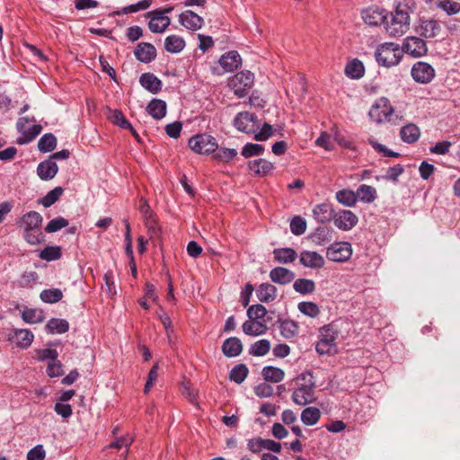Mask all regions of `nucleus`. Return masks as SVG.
I'll return each mask as SVG.
<instances>
[{"instance_id":"obj_19","label":"nucleus","mask_w":460,"mask_h":460,"mask_svg":"<svg viewBox=\"0 0 460 460\" xmlns=\"http://www.w3.org/2000/svg\"><path fill=\"white\" fill-rule=\"evenodd\" d=\"M58 164L50 158L40 163L37 167L38 176L43 181L53 179L58 173Z\"/></svg>"},{"instance_id":"obj_39","label":"nucleus","mask_w":460,"mask_h":460,"mask_svg":"<svg viewBox=\"0 0 460 460\" xmlns=\"http://www.w3.org/2000/svg\"><path fill=\"white\" fill-rule=\"evenodd\" d=\"M337 200L347 207H354L358 201L356 192L351 190H341L336 192Z\"/></svg>"},{"instance_id":"obj_61","label":"nucleus","mask_w":460,"mask_h":460,"mask_svg":"<svg viewBox=\"0 0 460 460\" xmlns=\"http://www.w3.org/2000/svg\"><path fill=\"white\" fill-rule=\"evenodd\" d=\"M37 358L40 361H44L49 359L50 361H54L58 359V353L54 349H43L36 350Z\"/></svg>"},{"instance_id":"obj_6","label":"nucleus","mask_w":460,"mask_h":460,"mask_svg":"<svg viewBox=\"0 0 460 460\" xmlns=\"http://www.w3.org/2000/svg\"><path fill=\"white\" fill-rule=\"evenodd\" d=\"M190 148L198 154L208 155L217 149L216 138L210 135L199 134L189 140Z\"/></svg>"},{"instance_id":"obj_40","label":"nucleus","mask_w":460,"mask_h":460,"mask_svg":"<svg viewBox=\"0 0 460 460\" xmlns=\"http://www.w3.org/2000/svg\"><path fill=\"white\" fill-rule=\"evenodd\" d=\"M57 146V138L51 133L44 134L38 142V148L41 153H49Z\"/></svg>"},{"instance_id":"obj_57","label":"nucleus","mask_w":460,"mask_h":460,"mask_svg":"<svg viewBox=\"0 0 460 460\" xmlns=\"http://www.w3.org/2000/svg\"><path fill=\"white\" fill-rule=\"evenodd\" d=\"M60 248L58 246L46 247L40 252V258L48 261L58 260L60 258Z\"/></svg>"},{"instance_id":"obj_16","label":"nucleus","mask_w":460,"mask_h":460,"mask_svg":"<svg viewBox=\"0 0 460 460\" xmlns=\"http://www.w3.org/2000/svg\"><path fill=\"white\" fill-rule=\"evenodd\" d=\"M134 55L138 61L147 64L156 58V49L151 43L140 42L135 48Z\"/></svg>"},{"instance_id":"obj_48","label":"nucleus","mask_w":460,"mask_h":460,"mask_svg":"<svg viewBox=\"0 0 460 460\" xmlns=\"http://www.w3.org/2000/svg\"><path fill=\"white\" fill-rule=\"evenodd\" d=\"M264 150H265V148L262 145L247 143L243 147V149L241 151V155L245 158H249L252 156H258V155H262Z\"/></svg>"},{"instance_id":"obj_54","label":"nucleus","mask_w":460,"mask_h":460,"mask_svg":"<svg viewBox=\"0 0 460 460\" xmlns=\"http://www.w3.org/2000/svg\"><path fill=\"white\" fill-rule=\"evenodd\" d=\"M267 314L266 308L261 305H253L250 306L247 310V316L251 320H262Z\"/></svg>"},{"instance_id":"obj_26","label":"nucleus","mask_w":460,"mask_h":460,"mask_svg":"<svg viewBox=\"0 0 460 460\" xmlns=\"http://www.w3.org/2000/svg\"><path fill=\"white\" fill-rule=\"evenodd\" d=\"M273 256L276 262L288 264L296 261L297 253L292 248H277L273 250Z\"/></svg>"},{"instance_id":"obj_32","label":"nucleus","mask_w":460,"mask_h":460,"mask_svg":"<svg viewBox=\"0 0 460 460\" xmlns=\"http://www.w3.org/2000/svg\"><path fill=\"white\" fill-rule=\"evenodd\" d=\"M185 48V40L178 35H169L164 40V49L170 53H180Z\"/></svg>"},{"instance_id":"obj_23","label":"nucleus","mask_w":460,"mask_h":460,"mask_svg":"<svg viewBox=\"0 0 460 460\" xmlns=\"http://www.w3.org/2000/svg\"><path fill=\"white\" fill-rule=\"evenodd\" d=\"M440 31V26L434 20H422L417 29L418 33L426 39L436 37Z\"/></svg>"},{"instance_id":"obj_53","label":"nucleus","mask_w":460,"mask_h":460,"mask_svg":"<svg viewBox=\"0 0 460 460\" xmlns=\"http://www.w3.org/2000/svg\"><path fill=\"white\" fill-rule=\"evenodd\" d=\"M438 7L448 15L456 14L460 12V4L452 0H440L438 3Z\"/></svg>"},{"instance_id":"obj_46","label":"nucleus","mask_w":460,"mask_h":460,"mask_svg":"<svg viewBox=\"0 0 460 460\" xmlns=\"http://www.w3.org/2000/svg\"><path fill=\"white\" fill-rule=\"evenodd\" d=\"M40 297L45 303L53 304L62 299L63 293L59 288L45 289L40 293Z\"/></svg>"},{"instance_id":"obj_49","label":"nucleus","mask_w":460,"mask_h":460,"mask_svg":"<svg viewBox=\"0 0 460 460\" xmlns=\"http://www.w3.org/2000/svg\"><path fill=\"white\" fill-rule=\"evenodd\" d=\"M22 318L27 323H37L43 321V314L38 309H25L22 313Z\"/></svg>"},{"instance_id":"obj_37","label":"nucleus","mask_w":460,"mask_h":460,"mask_svg":"<svg viewBox=\"0 0 460 460\" xmlns=\"http://www.w3.org/2000/svg\"><path fill=\"white\" fill-rule=\"evenodd\" d=\"M321 418V411L315 407H307L301 413V420L307 426H313L318 422Z\"/></svg>"},{"instance_id":"obj_20","label":"nucleus","mask_w":460,"mask_h":460,"mask_svg":"<svg viewBox=\"0 0 460 460\" xmlns=\"http://www.w3.org/2000/svg\"><path fill=\"white\" fill-rule=\"evenodd\" d=\"M270 278L272 282L286 285L292 282L295 279V273L283 267H276L270 272Z\"/></svg>"},{"instance_id":"obj_27","label":"nucleus","mask_w":460,"mask_h":460,"mask_svg":"<svg viewBox=\"0 0 460 460\" xmlns=\"http://www.w3.org/2000/svg\"><path fill=\"white\" fill-rule=\"evenodd\" d=\"M313 216L318 222L325 223L333 219L334 211L332 208L331 205L327 203H322L316 205L314 208Z\"/></svg>"},{"instance_id":"obj_30","label":"nucleus","mask_w":460,"mask_h":460,"mask_svg":"<svg viewBox=\"0 0 460 460\" xmlns=\"http://www.w3.org/2000/svg\"><path fill=\"white\" fill-rule=\"evenodd\" d=\"M344 72L349 78L359 79L364 75L365 66L362 61L358 58H354L347 63Z\"/></svg>"},{"instance_id":"obj_1","label":"nucleus","mask_w":460,"mask_h":460,"mask_svg":"<svg viewBox=\"0 0 460 460\" xmlns=\"http://www.w3.org/2000/svg\"><path fill=\"white\" fill-rule=\"evenodd\" d=\"M297 380L303 383H300L293 392V402L299 406L314 402L316 397L314 395L315 380L313 374L309 371L304 372L297 376Z\"/></svg>"},{"instance_id":"obj_4","label":"nucleus","mask_w":460,"mask_h":460,"mask_svg":"<svg viewBox=\"0 0 460 460\" xmlns=\"http://www.w3.org/2000/svg\"><path fill=\"white\" fill-rule=\"evenodd\" d=\"M173 10L172 7L158 8L146 13L149 19L148 28L153 33H163L169 27L171 19L168 13Z\"/></svg>"},{"instance_id":"obj_52","label":"nucleus","mask_w":460,"mask_h":460,"mask_svg":"<svg viewBox=\"0 0 460 460\" xmlns=\"http://www.w3.org/2000/svg\"><path fill=\"white\" fill-rule=\"evenodd\" d=\"M213 157L223 163H228L237 155V151L234 148H218L215 151Z\"/></svg>"},{"instance_id":"obj_25","label":"nucleus","mask_w":460,"mask_h":460,"mask_svg":"<svg viewBox=\"0 0 460 460\" xmlns=\"http://www.w3.org/2000/svg\"><path fill=\"white\" fill-rule=\"evenodd\" d=\"M248 167L257 176H265L274 168L271 162L261 158L250 161Z\"/></svg>"},{"instance_id":"obj_28","label":"nucleus","mask_w":460,"mask_h":460,"mask_svg":"<svg viewBox=\"0 0 460 460\" xmlns=\"http://www.w3.org/2000/svg\"><path fill=\"white\" fill-rule=\"evenodd\" d=\"M256 295L261 302L269 303L277 297V288L270 283H262L259 286Z\"/></svg>"},{"instance_id":"obj_59","label":"nucleus","mask_w":460,"mask_h":460,"mask_svg":"<svg viewBox=\"0 0 460 460\" xmlns=\"http://www.w3.org/2000/svg\"><path fill=\"white\" fill-rule=\"evenodd\" d=\"M368 143L371 145V146L378 153L383 154L385 156L388 157H398L400 155L399 153L394 152L392 150H389L387 147H385L384 145L378 143L376 140L373 138L368 139Z\"/></svg>"},{"instance_id":"obj_41","label":"nucleus","mask_w":460,"mask_h":460,"mask_svg":"<svg viewBox=\"0 0 460 460\" xmlns=\"http://www.w3.org/2000/svg\"><path fill=\"white\" fill-rule=\"evenodd\" d=\"M108 111V118L112 124L117 125L124 129L131 128L130 122L126 119L120 111L109 109Z\"/></svg>"},{"instance_id":"obj_10","label":"nucleus","mask_w":460,"mask_h":460,"mask_svg":"<svg viewBox=\"0 0 460 460\" xmlns=\"http://www.w3.org/2000/svg\"><path fill=\"white\" fill-rule=\"evenodd\" d=\"M257 116L248 111L239 112L234 119V127L240 132L253 134L259 128Z\"/></svg>"},{"instance_id":"obj_8","label":"nucleus","mask_w":460,"mask_h":460,"mask_svg":"<svg viewBox=\"0 0 460 460\" xmlns=\"http://www.w3.org/2000/svg\"><path fill=\"white\" fill-rule=\"evenodd\" d=\"M351 255L352 248L350 243L347 242L334 243L326 251L327 259L336 262L346 261Z\"/></svg>"},{"instance_id":"obj_43","label":"nucleus","mask_w":460,"mask_h":460,"mask_svg":"<svg viewBox=\"0 0 460 460\" xmlns=\"http://www.w3.org/2000/svg\"><path fill=\"white\" fill-rule=\"evenodd\" d=\"M249 373L248 367L244 364L234 366L229 374V379L238 385L242 384Z\"/></svg>"},{"instance_id":"obj_18","label":"nucleus","mask_w":460,"mask_h":460,"mask_svg":"<svg viewBox=\"0 0 460 460\" xmlns=\"http://www.w3.org/2000/svg\"><path fill=\"white\" fill-rule=\"evenodd\" d=\"M300 263L310 269H320L324 265L323 257L316 252L304 251L299 256Z\"/></svg>"},{"instance_id":"obj_50","label":"nucleus","mask_w":460,"mask_h":460,"mask_svg":"<svg viewBox=\"0 0 460 460\" xmlns=\"http://www.w3.org/2000/svg\"><path fill=\"white\" fill-rule=\"evenodd\" d=\"M63 189L61 187H56L55 189L49 191L40 202L45 207L49 208L53 205L62 195Z\"/></svg>"},{"instance_id":"obj_17","label":"nucleus","mask_w":460,"mask_h":460,"mask_svg":"<svg viewBox=\"0 0 460 460\" xmlns=\"http://www.w3.org/2000/svg\"><path fill=\"white\" fill-rule=\"evenodd\" d=\"M179 22L188 30L198 31L203 26L204 20L193 11L187 10L180 14Z\"/></svg>"},{"instance_id":"obj_22","label":"nucleus","mask_w":460,"mask_h":460,"mask_svg":"<svg viewBox=\"0 0 460 460\" xmlns=\"http://www.w3.org/2000/svg\"><path fill=\"white\" fill-rule=\"evenodd\" d=\"M243 350V343L239 338L231 337L222 344V352L227 358L237 357Z\"/></svg>"},{"instance_id":"obj_63","label":"nucleus","mask_w":460,"mask_h":460,"mask_svg":"<svg viewBox=\"0 0 460 460\" xmlns=\"http://www.w3.org/2000/svg\"><path fill=\"white\" fill-rule=\"evenodd\" d=\"M254 393L260 398L270 397L273 394V387L267 383H261L254 387Z\"/></svg>"},{"instance_id":"obj_36","label":"nucleus","mask_w":460,"mask_h":460,"mask_svg":"<svg viewBox=\"0 0 460 460\" xmlns=\"http://www.w3.org/2000/svg\"><path fill=\"white\" fill-rule=\"evenodd\" d=\"M261 375L266 381L279 383L283 380L285 373L282 369L271 366L262 368Z\"/></svg>"},{"instance_id":"obj_34","label":"nucleus","mask_w":460,"mask_h":460,"mask_svg":"<svg viewBox=\"0 0 460 460\" xmlns=\"http://www.w3.org/2000/svg\"><path fill=\"white\" fill-rule=\"evenodd\" d=\"M254 82V75L249 70L237 73L231 80L232 86H252Z\"/></svg>"},{"instance_id":"obj_56","label":"nucleus","mask_w":460,"mask_h":460,"mask_svg":"<svg viewBox=\"0 0 460 460\" xmlns=\"http://www.w3.org/2000/svg\"><path fill=\"white\" fill-rule=\"evenodd\" d=\"M68 226V220L62 217L50 220L45 227L47 233H55Z\"/></svg>"},{"instance_id":"obj_38","label":"nucleus","mask_w":460,"mask_h":460,"mask_svg":"<svg viewBox=\"0 0 460 460\" xmlns=\"http://www.w3.org/2000/svg\"><path fill=\"white\" fill-rule=\"evenodd\" d=\"M296 292L302 295L312 294L315 290V283L312 279H297L293 284Z\"/></svg>"},{"instance_id":"obj_35","label":"nucleus","mask_w":460,"mask_h":460,"mask_svg":"<svg viewBox=\"0 0 460 460\" xmlns=\"http://www.w3.org/2000/svg\"><path fill=\"white\" fill-rule=\"evenodd\" d=\"M356 195L360 201L371 203L376 199V190L370 185L363 184L358 188Z\"/></svg>"},{"instance_id":"obj_33","label":"nucleus","mask_w":460,"mask_h":460,"mask_svg":"<svg viewBox=\"0 0 460 460\" xmlns=\"http://www.w3.org/2000/svg\"><path fill=\"white\" fill-rule=\"evenodd\" d=\"M243 332L251 336H259L266 332L267 326L260 322L255 320H249L243 323Z\"/></svg>"},{"instance_id":"obj_14","label":"nucleus","mask_w":460,"mask_h":460,"mask_svg":"<svg viewBox=\"0 0 460 460\" xmlns=\"http://www.w3.org/2000/svg\"><path fill=\"white\" fill-rule=\"evenodd\" d=\"M334 225L341 230L348 231L353 228L358 219V217L350 210H341L333 217Z\"/></svg>"},{"instance_id":"obj_44","label":"nucleus","mask_w":460,"mask_h":460,"mask_svg":"<svg viewBox=\"0 0 460 460\" xmlns=\"http://www.w3.org/2000/svg\"><path fill=\"white\" fill-rule=\"evenodd\" d=\"M46 328L50 333L61 334L68 331L69 324L66 320L53 318L48 322Z\"/></svg>"},{"instance_id":"obj_13","label":"nucleus","mask_w":460,"mask_h":460,"mask_svg":"<svg viewBox=\"0 0 460 460\" xmlns=\"http://www.w3.org/2000/svg\"><path fill=\"white\" fill-rule=\"evenodd\" d=\"M413 79L420 84H429L435 76L434 68L426 62H417L411 68Z\"/></svg>"},{"instance_id":"obj_21","label":"nucleus","mask_w":460,"mask_h":460,"mask_svg":"<svg viewBox=\"0 0 460 460\" xmlns=\"http://www.w3.org/2000/svg\"><path fill=\"white\" fill-rule=\"evenodd\" d=\"M42 220L43 218L39 212L30 211L22 217L19 224L23 229L37 230L40 229Z\"/></svg>"},{"instance_id":"obj_64","label":"nucleus","mask_w":460,"mask_h":460,"mask_svg":"<svg viewBox=\"0 0 460 460\" xmlns=\"http://www.w3.org/2000/svg\"><path fill=\"white\" fill-rule=\"evenodd\" d=\"M45 450L43 446L38 445L31 448L27 454V460H43L45 458Z\"/></svg>"},{"instance_id":"obj_5","label":"nucleus","mask_w":460,"mask_h":460,"mask_svg":"<svg viewBox=\"0 0 460 460\" xmlns=\"http://www.w3.org/2000/svg\"><path fill=\"white\" fill-rule=\"evenodd\" d=\"M320 341L317 342L315 349L319 354H332L336 352L337 332L330 325L321 329Z\"/></svg>"},{"instance_id":"obj_31","label":"nucleus","mask_w":460,"mask_h":460,"mask_svg":"<svg viewBox=\"0 0 460 460\" xmlns=\"http://www.w3.org/2000/svg\"><path fill=\"white\" fill-rule=\"evenodd\" d=\"M166 103L160 99H153L146 107L147 112L155 119H161L166 115Z\"/></svg>"},{"instance_id":"obj_3","label":"nucleus","mask_w":460,"mask_h":460,"mask_svg":"<svg viewBox=\"0 0 460 460\" xmlns=\"http://www.w3.org/2000/svg\"><path fill=\"white\" fill-rule=\"evenodd\" d=\"M375 56L379 65L390 67L399 64L402 58V51L398 44L386 42L378 46Z\"/></svg>"},{"instance_id":"obj_45","label":"nucleus","mask_w":460,"mask_h":460,"mask_svg":"<svg viewBox=\"0 0 460 460\" xmlns=\"http://www.w3.org/2000/svg\"><path fill=\"white\" fill-rule=\"evenodd\" d=\"M270 349V343L268 340H260L253 343L249 350V353L252 356L261 357L266 355Z\"/></svg>"},{"instance_id":"obj_9","label":"nucleus","mask_w":460,"mask_h":460,"mask_svg":"<svg viewBox=\"0 0 460 460\" xmlns=\"http://www.w3.org/2000/svg\"><path fill=\"white\" fill-rule=\"evenodd\" d=\"M402 53H406L412 58H421L428 52L427 43L419 37H407L402 46Z\"/></svg>"},{"instance_id":"obj_62","label":"nucleus","mask_w":460,"mask_h":460,"mask_svg":"<svg viewBox=\"0 0 460 460\" xmlns=\"http://www.w3.org/2000/svg\"><path fill=\"white\" fill-rule=\"evenodd\" d=\"M273 135L272 126L269 123H264L259 132L254 133V139L256 141H266Z\"/></svg>"},{"instance_id":"obj_7","label":"nucleus","mask_w":460,"mask_h":460,"mask_svg":"<svg viewBox=\"0 0 460 460\" xmlns=\"http://www.w3.org/2000/svg\"><path fill=\"white\" fill-rule=\"evenodd\" d=\"M394 108L390 105L387 98L382 97L372 105L369 111V117L372 120L381 123L385 120L391 121Z\"/></svg>"},{"instance_id":"obj_51","label":"nucleus","mask_w":460,"mask_h":460,"mask_svg":"<svg viewBox=\"0 0 460 460\" xmlns=\"http://www.w3.org/2000/svg\"><path fill=\"white\" fill-rule=\"evenodd\" d=\"M298 310L305 315L314 318L320 314L318 305L314 302H300Z\"/></svg>"},{"instance_id":"obj_24","label":"nucleus","mask_w":460,"mask_h":460,"mask_svg":"<svg viewBox=\"0 0 460 460\" xmlns=\"http://www.w3.org/2000/svg\"><path fill=\"white\" fill-rule=\"evenodd\" d=\"M13 342L22 349H27L33 341V333L26 329H15L13 335L11 337Z\"/></svg>"},{"instance_id":"obj_15","label":"nucleus","mask_w":460,"mask_h":460,"mask_svg":"<svg viewBox=\"0 0 460 460\" xmlns=\"http://www.w3.org/2000/svg\"><path fill=\"white\" fill-rule=\"evenodd\" d=\"M27 118L19 119V120L17 121V128L23 135V139H20L18 141L20 144H25L31 141L41 132L42 127L40 125L34 124L31 127L27 128Z\"/></svg>"},{"instance_id":"obj_29","label":"nucleus","mask_w":460,"mask_h":460,"mask_svg":"<svg viewBox=\"0 0 460 460\" xmlns=\"http://www.w3.org/2000/svg\"><path fill=\"white\" fill-rule=\"evenodd\" d=\"M420 136V128L413 123L403 126L400 130L401 139L408 144L416 142Z\"/></svg>"},{"instance_id":"obj_11","label":"nucleus","mask_w":460,"mask_h":460,"mask_svg":"<svg viewBox=\"0 0 460 460\" xmlns=\"http://www.w3.org/2000/svg\"><path fill=\"white\" fill-rule=\"evenodd\" d=\"M361 18L368 26H380L387 19V12L379 6H368L361 11Z\"/></svg>"},{"instance_id":"obj_58","label":"nucleus","mask_w":460,"mask_h":460,"mask_svg":"<svg viewBox=\"0 0 460 460\" xmlns=\"http://www.w3.org/2000/svg\"><path fill=\"white\" fill-rule=\"evenodd\" d=\"M23 236H24V239L26 240V242L32 245L40 243L41 239H43V235H42L40 229H37V230L23 229Z\"/></svg>"},{"instance_id":"obj_55","label":"nucleus","mask_w":460,"mask_h":460,"mask_svg":"<svg viewBox=\"0 0 460 460\" xmlns=\"http://www.w3.org/2000/svg\"><path fill=\"white\" fill-rule=\"evenodd\" d=\"M290 230L295 235H301L306 230V222L299 216L295 217L290 222Z\"/></svg>"},{"instance_id":"obj_60","label":"nucleus","mask_w":460,"mask_h":460,"mask_svg":"<svg viewBox=\"0 0 460 460\" xmlns=\"http://www.w3.org/2000/svg\"><path fill=\"white\" fill-rule=\"evenodd\" d=\"M47 374L50 377H58L63 375V365L62 363L56 359L54 361H50L47 367Z\"/></svg>"},{"instance_id":"obj_42","label":"nucleus","mask_w":460,"mask_h":460,"mask_svg":"<svg viewBox=\"0 0 460 460\" xmlns=\"http://www.w3.org/2000/svg\"><path fill=\"white\" fill-rule=\"evenodd\" d=\"M280 333L285 339L294 338L298 332V324L292 320H283L279 324Z\"/></svg>"},{"instance_id":"obj_12","label":"nucleus","mask_w":460,"mask_h":460,"mask_svg":"<svg viewBox=\"0 0 460 460\" xmlns=\"http://www.w3.org/2000/svg\"><path fill=\"white\" fill-rule=\"evenodd\" d=\"M218 64L222 70L217 71V68H214V71L217 72V75L233 72L241 66L242 58L237 51L231 50L221 56Z\"/></svg>"},{"instance_id":"obj_2","label":"nucleus","mask_w":460,"mask_h":460,"mask_svg":"<svg viewBox=\"0 0 460 460\" xmlns=\"http://www.w3.org/2000/svg\"><path fill=\"white\" fill-rule=\"evenodd\" d=\"M385 29L392 37L404 34L410 26V15L406 6L398 5L394 13H391L389 21H385Z\"/></svg>"},{"instance_id":"obj_47","label":"nucleus","mask_w":460,"mask_h":460,"mask_svg":"<svg viewBox=\"0 0 460 460\" xmlns=\"http://www.w3.org/2000/svg\"><path fill=\"white\" fill-rule=\"evenodd\" d=\"M150 6V0H142L137 4L123 7L121 10L114 12L116 15L128 14L137 13L138 11L146 10Z\"/></svg>"}]
</instances>
